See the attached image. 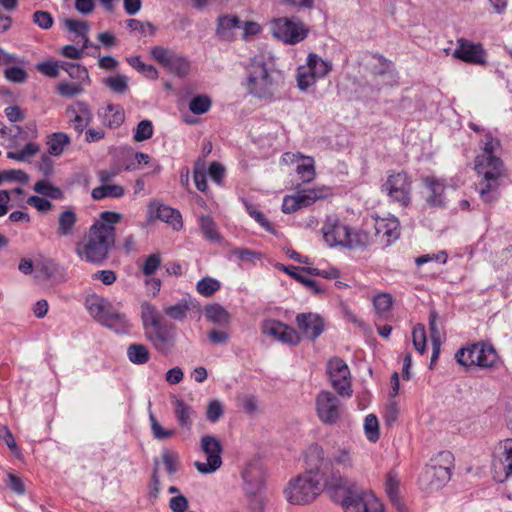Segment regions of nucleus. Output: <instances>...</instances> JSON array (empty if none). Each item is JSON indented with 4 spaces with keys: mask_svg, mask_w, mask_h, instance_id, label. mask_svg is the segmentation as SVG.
I'll return each instance as SVG.
<instances>
[{
    "mask_svg": "<svg viewBox=\"0 0 512 512\" xmlns=\"http://www.w3.org/2000/svg\"><path fill=\"white\" fill-rule=\"evenodd\" d=\"M328 490H345L348 488V479L339 470H330L327 474L316 465L304 473L291 479L284 494L287 501L293 505H305L314 501L321 493L322 488Z\"/></svg>",
    "mask_w": 512,
    "mask_h": 512,
    "instance_id": "obj_1",
    "label": "nucleus"
},
{
    "mask_svg": "<svg viewBox=\"0 0 512 512\" xmlns=\"http://www.w3.org/2000/svg\"><path fill=\"white\" fill-rule=\"evenodd\" d=\"M122 219V214L104 211L90 226L83 239L77 243L75 252L89 263L99 264L105 261L115 245V225Z\"/></svg>",
    "mask_w": 512,
    "mask_h": 512,
    "instance_id": "obj_2",
    "label": "nucleus"
},
{
    "mask_svg": "<svg viewBox=\"0 0 512 512\" xmlns=\"http://www.w3.org/2000/svg\"><path fill=\"white\" fill-rule=\"evenodd\" d=\"M245 74L242 86L247 94L264 102L275 99L282 80L272 57L264 54L254 56L246 66Z\"/></svg>",
    "mask_w": 512,
    "mask_h": 512,
    "instance_id": "obj_3",
    "label": "nucleus"
},
{
    "mask_svg": "<svg viewBox=\"0 0 512 512\" xmlns=\"http://www.w3.org/2000/svg\"><path fill=\"white\" fill-rule=\"evenodd\" d=\"M500 148L499 140L490 133H485L481 140V153L475 159V170L478 175L482 176V180L478 184V192L484 202L494 199L497 179L503 171L502 161L497 156Z\"/></svg>",
    "mask_w": 512,
    "mask_h": 512,
    "instance_id": "obj_4",
    "label": "nucleus"
},
{
    "mask_svg": "<svg viewBox=\"0 0 512 512\" xmlns=\"http://www.w3.org/2000/svg\"><path fill=\"white\" fill-rule=\"evenodd\" d=\"M325 243L333 247L355 249L370 243L369 235L361 230H355L343 223L336 216H328L321 228Z\"/></svg>",
    "mask_w": 512,
    "mask_h": 512,
    "instance_id": "obj_5",
    "label": "nucleus"
},
{
    "mask_svg": "<svg viewBox=\"0 0 512 512\" xmlns=\"http://www.w3.org/2000/svg\"><path fill=\"white\" fill-rule=\"evenodd\" d=\"M457 363L463 367L477 366L481 369L495 367L498 354L490 343L481 341L460 348L456 354Z\"/></svg>",
    "mask_w": 512,
    "mask_h": 512,
    "instance_id": "obj_6",
    "label": "nucleus"
},
{
    "mask_svg": "<svg viewBox=\"0 0 512 512\" xmlns=\"http://www.w3.org/2000/svg\"><path fill=\"white\" fill-rule=\"evenodd\" d=\"M412 181L405 172L390 171L386 181L381 185V191L389 201L406 207L411 202Z\"/></svg>",
    "mask_w": 512,
    "mask_h": 512,
    "instance_id": "obj_7",
    "label": "nucleus"
},
{
    "mask_svg": "<svg viewBox=\"0 0 512 512\" xmlns=\"http://www.w3.org/2000/svg\"><path fill=\"white\" fill-rule=\"evenodd\" d=\"M272 35L285 44L295 45L308 35V29L298 18L281 17L271 22Z\"/></svg>",
    "mask_w": 512,
    "mask_h": 512,
    "instance_id": "obj_8",
    "label": "nucleus"
},
{
    "mask_svg": "<svg viewBox=\"0 0 512 512\" xmlns=\"http://www.w3.org/2000/svg\"><path fill=\"white\" fill-rule=\"evenodd\" d=\"M453 460V455L449 451L440 452L432 459V464L425 469L421 477L422 481L428 482L431 488L441 487L451 478Z\"/></svg>",
    "mask_w": 512,
    "mask_h": 512,
    "instance_id": "obj_9",
    "label": "nucleus"
},
{
    "mask_svg": "<svg viewBox=\"0 0 512 512\" xmlns=\"http://www.w3.org/2000/svg\"><path fill=\"white\" fill-rule=\"evenodd\" d=\"M150 56L165 69L179 77L186 76L190 71L189 59L173 49L154 46L150 49Z\"/></svg>",
    "mask_w": 512,
    "mask_h": 512,
    "instance_id": "obj_10",
    "label": "nucleus"
},
{
    "mask_svg": "<svg viewBox=\"0 0 512 512\" xmlns=\"http://www.w3.org/2000/svg\"><path fill=\"white\" fill-rule=\"evenodd\" d=\"M346 490L342 500L344 512H385L382 502L372 491L352 492L349 483Z\"/></svg>",
    "mask_w": 512,
    "mask_h": 512,
    "instance_id": "obj_11",
    "label": "nucleus"
},
{
    "mask_svg": "<svg viewBox=\"0 0 512 512\" xmlns=\"http://www.w3.org/2000/svg\"><path fill=\"white\" fill-rule=\"evenodd\" d=\"M200 447L207 458L205 462L196 461L194 466L201 474H212L222 465V445L216 437L204 435L201 437Z\"/></svg>",
    "mask_w": 512,
    "mask_h": 512,
    "instance_id": "obj_12",
    "label": "nucleus"
},
{
    "mask_svg": "<svg viewBox=\"0 0 512 512\" xmlns=\"http://www.w3.org/2000/svg\"><path fill=\"white\" fill-rule=\"evenodd\" d=\"M244 489L254 512H263L265 505L264 479L262 474L250 467L243 471Z\"/></svg>",
    "mask_w": 512,
    "mask_h": 512,
    "instance_id": "obj_13",
    "label": "nucleus"
},
{
    "mask_svg": "<svg viewBox=\"0 0 512 512\" xmlns=\"http://www.w3.org/2000/svg\"><path fill=\"white\" fill-rule=\"evenodd\" d=\"M327 373L333 388L341 396L350 397L353 393L350 380V370L346 362L334 357L327 363Z\"/></svg>",
    "mask_w": 512,
    "mask_h": 512,
    "instance_id": "obj_14",
    "label": "nucleus"
},
{
    "mask_svg": "<svg viewBox=\"0 0 512 512\" xmlns=\"http://www.w3.org/2000/svg\"><path fill=\"white\" fill-rule=\"evenodd\" d=\"M342 404L337 396L329 391H321L316 397V413L321 422L336 424L342 414Z\"/></svg>",
    "mask_w": 512,
    "mask_h": 512,
    "instance_id": "obj_15",
    "label": "nucleus"
},
{
    "mask_svg": "<svg viewBox=\"0 0 512 512\" xmlns=\"http://www.w3.org/2000/svg\"><path fill=\"white\" fill-rule=\"evenodd\" d=\"M492 467L498 482H504L512 475V439L500 442L495 448Z\"/></svg>",
    "mask_w": 512,
    "mask_h": 512,
    "instance_id": "obj_16",
    "label": "nucleus"
},
{
    "mask_svg": "<svg viewBox=\"0 0 512 512\" xmlns=\"http://www.w3.org/2000/svg\"><path fill=\"white\" fill-rule=\"evenodd\" d=\"M263 334L288 345H297L300 340V334L292 327L276 320H266L262 324Z\"/></svg>",
    "mask_w": 512,
    "mask_h": 512,
    "instance_id": "obj_17",
    "label": "nucleus"
},
{
    "mask_svg": "<svg viewBox=\"0 0 512 512\" xmlns=\"http://www.w3.org/2000/svg\"><path fill=\"white\" fill-rule=\"evenodd\" d=\"M147 338L160 353L166 354L170 352L175 343L174 326L161 323L147 331Z\"/></svg>",
    "mask_w": 512,
    "mask_h": 512,
    "instance_id": "obj_18",
    "label": "nucleus"
},
{
    "mask_svg": "<svg viewBox=\"0 0 512 512\" xmlns=\"http://www.w3.org/2000/svg\"><path fill=\"white\" fill-rule=\"evenodd\" d=\"M453 57L464 62L483 65L486 63V53L481 44L472 43L466 39H459L453 51Z\"/></svg>",
    "mask_w": 512,
    "mask_h": 512,
    "instance_id": "obj_19",
    "label": "nucleus"
},
{
    "mask_svg": "<svg viewBox=\"0 0 512 512\" xmlns=\"http://www.w3.org/2000/svg\"><path fill=\"white\" fill-rule=\"evenodd\" d=\"M66 114L69 118L70 126L78 134H82L93 119V113L89 105L83 101H76L71 104L67 108Z\"/></svg>",
    "mask_w": 512,
    "mask_h": 512,
    "instance_id": "obj_20",
    "label": "nucleus"
},
{
    "mask_svg": "<svg viewBox=\"0 0 512 512\" xmlns=\"http://www.w3.org/2000/svg\"><path fill=\"white\" fill-rule=\"evenodd\" d=\"M148 215L151 219H159L170 226L174 230H180L183 226L182 216L180 212L170 206L151 201L148 205Z\"/></svg>",
    "mask_w": 512,
    "mask_h": 512,
    "instance_id": "obj_21",
    "label": "nucleus"
},
{
    "mask_svg": "<svg viewBox=\"0 0 512 512\" xmlns=\"http://www.w3.org/2000/svg\"><path fill=\"white\" fill-rule=\"evenodd\" d=\"M376 241L390 245L399 238V221L395 217L377 218L374 223Z\"/></svg>",
    "mask_w": 512,
    "mask_h": 512,
    "instance_id": "obj_22",
    "label": "nucleus"
},
{
    "mask_svg": "<svg viewBox=\"0 0 512 512\" xmlns=\"http://www.w3.org/2000/svg\"><path fill=\"white\" fill-rule=\"evenodd\" d=\"M426 189V203L432 207H444L446 204L445 181L435 176H427L423 179Z\"/></svg>",
    "mask_w": 512,
    "mask_h": 512,
    "instance_id": "obj_23",
    "label": "nucleus"
},
{
    "mask_svg": "<svg viewBox=\"0 0 512 512\" xmlns=\"http://www.w3.org/2000/svg\"><path fill=\"white\" fill-rule=\"evenodd\" d=\"M296 323L304 337L314 340L323 332L324 322L314 313H301L296 316Z\"/></svg>",
    "mask_w": 512,
    "mask_h": 512,
    "instance_id": "obj_24",
    "label": "nucleus"
},
{
    "mask_svg": "<svg viewBox=\"0 0 512 512\" xmlns=\"http://www.w3.org/2000/svg\"><path fill=\"white\" fill-rule=\"evenodd\" d=\"M116 306L117 304L96 294L88 296L85 301L87 311L100 324Z\"/></svg>",
    "mask_w": 512,
    "mask_h": 512,
    "instance_id": "obj_25",
    "label": "nucleus"
},
{
    "mask_svg": "<svg viewBox=\"0 0 512 512\" xmlns=\"http://www.w3.org/2000/svg\"><path fill=\"white\" fill-rule=\"evenodd\" d=\"M329 461L332 467H340L343 471H351L355 468V453L350 445L334 447L330 454ZM331 470H335L331 468Z\"/></svg>",
    "mask_w": 512,
    "mask_h": 512,
    "instance_id": "obj_26",
    "label": "nucleus"
},
{
    "mask_svg": "<svg viewBox=\"0 0 512 512\" xmlns=\"http://www.w3.org/2000/svg\"><path fill=\"white\" fill-rule=\"evenodd\" d=\"M64 27L74 36L70 38L76 44H82V48L90 46L88 38L89 25L86 21L67 18L63 21Z\"/></svg>",
    "mask_w": 512,
    "mask_h": 512,
    "instance_id": "obj_27",
    "label": "nucleus"
},
{
    "mask_svg": "<svg viewBox=\"0 0 512 512\" xmlns=\"http://www.w3.org/2000/svg\"><path fill=\"white\" fill-rule=\"evenodd\" d=\"M101 325L119 334L127 333L131 328L126 314L120 311V303H117V306L103 320Z\"/></svg>",
    "mask_w": 512,
    "mask_h": 512,
    "instance_id": "obj_28",
    "label": "nucleus"
},
{
    "mask_svg": "<svg viewBox=\"0 0 512 512\" xmlns=\"http://www.w3.org/2000/svg\"><path fill=\"white\" fill-rule=\"evenodd\" d=\"M241 28V21L235 15H226L218 18L217 36L222 41H231L235 37L237 30Z\"/></svg>",
    "mask_w": 512,
    "mask_h": 512,
    "instance_id": "obj_29",
    "label": "nucleus"
},
{
    "mask_svg": "<svg viewBox=\"0 0 512 512\" xmlns=\"http://www.w3.org/2000/svg\"><path fill=\"white\" fill-rule=\"evenodd\" d=\"M103 124L110 129L120 127L125 121V112L119 104H108L100 113Z\"/></svg>",
    "mask_w": 512,
    "mask_h": 512,
    "instance_id": "obj_30",
    "label": "nucleus"
},
{
    "mask_svg": "<svg viewBox=\"0 0 512 512\" xmlns=\"http://www.w3.org/2000/svg\"><path fill=\"white\" fill-rule=\"evenodd\" d=\"M77 223V215L71 208L63 210L58 216L57 234L61 237L73 235Z\"/></svg>",
    "mask_w": 512,
    "mask_h": 512,
    "instance_id": "obj_31",
    "label": "nucleus"
},
{
    "mask_svg": "<svg viewBox=\"0 0 512 512\" xmlns=\"http://www.w3.org/2000/svg\"><path fill=\"white\" fill-rule=\"evenodd\" d=\"M174 413L178 424L182 428L190 430L193 423V408L186 404L182 399H176L174 401Z\"/></svg>",
    "mask_w": 512,
    "mask_h": 512,
    "instance_id": "obj_32",
    "label": "nucleus"
},
{
    "mask_svg": "<svg viewBox=\"0 0 512 512\" xmlns=\"http://www.w3.org/2000/svg\"><path fill=\"white\" fill-rule=\"evenodd\" d=\"M369 65L371 74L375 79L378 76H388L390 79L393 78L394 64L383 56L378 54L372 55Z\"/></svg>",
    "mask_w": 512,
    "mask_h": 512,
    "instance_id": "obj_33",
    "label": "nucleus"
},
{
    "mask_svg": "<svg viewBox=\"0 0 512 512\" xmlns=\"http://www.w3.org/2000/svg\"><path fill=\"white\" fill-rule=\"evenodd\" d=\"M306 64L317 79L326 77L332 70V63L328 60L322 59L315 53H310L308 55Z\"/></svg>",
    "mask_w": 512,
    "mask_h": 512,
    "instance_id": "obj_34",
    "label": "nucleus"
},
{
    "mask_svg": "<svg viewBox=\"0 0 512 512\" xmlns=\"http://www.w3.org/2000/svg\"><path fill=\"white\" fill-rule=\"evenodd\" d=\"M205 317L212 323L228 325L231 320L229 312L220 304H209L204 309Z\"/></svg>",
    "mask_w": 512,
    "mask_h": 512,
    "instance_id": "obj_35",
    "label": "nucleus"
},
{
    "mask_svg": "<svg viewBox=\"0 0 512 512\" xmlns=\"http://www.w3.org/2000/svg\"><path fill=\"white\" fill-rule=\"evenodd\" d=\"M125 194L123 186L118 184H103L99 187H95L91 196L94 200H102L104 198H121Z\"/></svg>",
    "mask_w": 512,
    "mask_h": 512,
    "instance_id": "obj_36",
    "label": "nucleus"
},
{
    "mask_svg": "<svg viewBox=\"0 0 512 512\" xmlns=\"http://www.w3.org/2000/svg\"><path fill=\"white\" fill-rule=\"evenodd\" d=\"M141 319L145 331L161 324V315L154 305L145 302L141 305Z\"/></svg>",
    "mask_w": 512,
    "mask_h": 512,
    "instance_id": "obj_37",
    "label": "nucleus"
},
{
    "mask_svg": "<svg viewBox=\"0 0 512 512\" xmlns=\"http://www.w3.org/2000/svg\"><path fill=\"white\" fill-rule=\"evenodd\" d=\"M70 143V137L63 132H56L49 136L47 145L50 155L59 156Z\"/></svg>",
    "mask_w": 512,
    "mask_h": 512,
    "instance_id": "obj_38",
    "label": "nucleus"
},
{
    "mask_svg": "<svg viewBox=\"0 0 512 512\" xmlns=\"http://www.w3.org/2000/svg\"><path fill=\"white\" fill-rule=\"evenodd\" d=\"M127 357L135 365H143L150 359V352L143 344L133 343L127 347Z\"/></svg>",
    "mask_w": 512,
    "mask_h": 512,
    "instance_id": "obj_39",
    "label": "nucleus"
},
{
    "mask_svg": "<svg viewBox=\"0 0 512 512\" xmlns=\"http://www.w3.org/2000/svg\"><path fill=\"white\" fill-rule=\"evenodd\" d=\"M126 25L131 33H135L142 37H152L157 31V28L151 22H142L135 18L126 20Z\"/></svg>",
    "mask_w": 512,
    "mask_h": 512,
    "instance_id": "obj_40",
    "label": "nucleus"
},
{
    "mask_svg": "<svg viewBox=\"0 0 512 512\" xmlns=\"http://www.w3.org/2000/svg\"><path fill=\"white\" fill-rule=\"evenodd\" d=\"M296 81L298 89L305 92L316 83L317 78L306 64L297 68Z\"/></svg>",
    "mask_w": 512,
    "mask_h": 512,
    "instance_id": "obj_41",
    "label": "nucleus"
},
{
    "mask_svg": "<svg viewBox=\"0 0 512 512\" xmlns=\"http://www.w3.org/2000/svg\"><path fill=\"white\" fill-rule=\"evenodd\" d=\"M385 491L390 498L391 502L397 507L400 512H403L402 505L399 498V481L395 474L389 473L385 480Z\"/></svg>",
    "mask_w": 512,
    "mask_h": 512,
    "instance_id": "obj_42",
    "label": "nucleus"
},
{
    "mask_svg": "<svg viewBox=\"0 0 512 512\" xmlns=\"http://www.w3.org/2000/svg\"><path fill=\"white\" fill-rule=\"evenodd\" d=\"M296 172L303 182H311L315 178L313 158L301 156V162L297 164Z\"/></svg>",
    "mask_w": 512,
    "mask_h": 512,
    "instance_id": "obj_43",
    "label": "nucleus"
},
{
    "mask_svg": "<svg viewBox=\"0 0 512 512\" xmlns=\"http://www.w3.org/2000/svg\"><path fill=\"white\" fill-rule=\"evenodd\" d=\"M220 288V281L209 276L203 277L196 284L197 292L204 297L213 296Z\"/></svg>",
    "mask_w": 512,
    "mask_h": 512,
    "instance_id": "obj_44",
    "label": "nucleus"
},
{
    "mask_svg": "<svg viewBox=\"0 0 512 512\" xmlns=\"http://www.w3.org/2000/svg\"><path fill=\"white\" fill-rule=\"evenodd\" d=\"M198 223L203 234L208 240L214 242L220 241V234L218 232L217 225L212 219V217L208 215H203L199 217Z\"/></svg>",
    "mask_w": 512,
    "mask_h": 512,
    "instance_id": "obj_45",
    "label": "nucleus"
},
{
    "mask_svg": "<svg viewBox=\"0 0 512 512\" xmlns=\"http://www.w3.org/2000/svg\"><path fill=\"white\" fill-rule=\"evenodd\" d=\"M29 181V175L20 169H10L0 171V185L4 183L26 184Z\"/></svg>",
    "mask_w": 512,
    "mask_h": 512,
    "instance_id": "obj_46",
    "label": "nucleus"
},
{
    "mask_svg": "<svg viewBox=\"0 0 512 512\" xmlns=\"http://www.w3.org/2000/svg\"><path fill=\"white\" fill-rule=\"evenodd\" d=\"M247 213L267 232L274 233V227L265 215L257 208L256 205L249 203L248 201L243 202Z\"/></svg>",
    "mask_w": 512,
    "mask_h": 512,
    "instance_id": "obj_47",
    "label": "nucleus"
},
{
    "mask_svg": "<svg viewBox=\"0 0 512 512\" xmlns=\"http://www.w3.org/2000/svg\"><path fill=\"white\" fill-rule=\"evenodd\" d=\"M62 70L66 71L71 78L76 79L78 83L89 82L88 71L80 64L63 61Z\"/></svg>",
    "mask_w": 512,
    "mask_h": 512,
    "instance_id": "obj_48",
    "label": "nucleus"
},
{
    "mask_svg": "<svg viewBox=\"0 0 512 512\" xmlns=\"http://www.w3.org/2000/svg\"><path fill=\"white\" fill-rule=\"evenodd\" d=\"M39 150V147L36 143L29 142L22 149L17 151H8L7 158L16 160L19 162L28 161L31 156L36 154Z\"/></svg>",
    "mask_w": 512,
    "mask_h": 512,
    "instance_id": "obj_49",
    "label": "nucleus"
},
{
    "mask_svg": "<svg viewBox=\"0 0 512 512\" xmlns=\"http://www.w3.org/2000/svg\"><path fill=\"white\" fill-rule=\"evenodd\" d=\"M33 189L36 193L52 199H60L63 195L61 189L53 186L47 180H40L36 182Z\"/></svg>",
    "mask_w": 512,
    "mask_h": 512,
    "instance_id": "obj_50",
    "label": "nucleus"
},
{
    "mask_svg": "<svg viewBox=\"0 0 512 512\" xmlns=\"http://www.w3.org/2000/svg\"><path fill=\"white\" fill-rule=\"evenodd\" d=\"M364 433L368 441L375 443L379 439V422L374 414H368L364 419Z\"/></svg>",
    "mask_w": 512,
    "mask_h": 512,
    "instance_id": "obj_51",
    "label": "nucleus"
},
{
    "mask_svg": "<svg viewBox=\"0 0 512 512\" xmlns=\"http://www.w3.org/2000/svg\"><path fill=\"white\" fill-rule=\"evenodd\" d=\"M301 207H308L325 196L323 189L299 190L296 192Z\"/></svg>",
    "mask_w": 512,
    "mask_h": 512,
    "instance_id": "obj_52",
    "label": "nucleus"
},
{
    "mask_svg": "<svg viewBox=\"0 0 512 512\" xmlns=\"http://www.w3.org/2000/svg\"><path fill=\"white\" fill-rule=\"evenodd\" d=\"M154 128L150 120L140 121L133 131V140L135 142H143L153 136Z\"/></svg>",
    "mask_w": 512,
    "mask_h": 512,
    "instance_id": "obj_53",
    "label": "nucleus"
},
{
    "mask_svg": "<svg viewBox=\"0 0 512 512\" xmlns=\"http://www.w3.org/2000/svg\"><path fill=\"white\" fill-rule=\"evenodd\" d=\"M211 108V99L207 95H197L190 100L189 109L193 114L201 115Z\"/></svg>",
    "mask_w": 512,
    "mask_h": 512,
    "instance_id": "obj_54",
    "label": "nucleus"
},
{
    "mask_svg": "<svg viewBox=\"0 0 512 512\" xmlns=\"http://www.w3.org/2000/svg\"><path fill=\"white\" fill-rule=\"evenodd\" d=\"M104 84L113 92L122 94L128 89V78L124 75L117 74L105 78Z\"/></svg>",
    "mask_w": 512,
    "mask_h": 512,
    "instance_id": "obj_55",
    "label": "nucleus"
},
{
    "mask_svg": "<svg viewBox=\"0 0 512 512\" xmlns=\"http://www.w3.org/2000/svg\"><path fill=\"white\" fill-rule=\"evenodd\" d=\"M35 269L37 277L47 280L55 276L57 266L52 260L43 259L36 263Z\"/></svg>",
    "mask_w": 512,
    "mask_h": 512,
    "instance_id": "obj_56",
    "label": "nucleus"
},
{
    "mask_svg": "<svg viewBox=\"0 0 512 512\" xmlns=\"http://www.w3.org/2000/svg\"><path fill=\"white\" fill-rule=\"evenodd\" d=\"M63 62L61 61H44L36 64V69L47 77H57L59 71L62 70Z\"/></svg>",
    "mask_w": 512,
    "mask_h": 512,
    "instance_id": "obj_57",
    "label": "nucleus"
},
{
    "mask_svg": "<svg viewBox=\"0 0 512 512\" xmlns=\"http://www.w3.org/2000/svg\"><path fill=\"white\" fill-rule=\"evenodd\" d=\"M412 341L415 349L423 354L426 350V332L422 324H417L412 330Z\"/></svg>",
    "mask_w": 512,
    "mask_h": 512,
    "instance_id": "obj_58",
    "label": "nucleus"
},
{
    "mask_svg": "<svg viewBox=\"0 0 512 512\" xmlns=\"http://www.w3.org/2000/svg\"><path fill=\"white\" fill-rule=\"evenodd\" d=\"M224 414V406L218 399H213L208 403L206 418L211 423H216Z\"/></svg>",
    "mask_w": 512,
    "mask_h": 512,
    "instance_id": "obj_59",
    "label": "nucleus"
},
{
    "mask_svg": "<svg viewBox=\"0 0 512 512\" xmlns=\"http://www.w3.org/2000/svg\"><path fill=\"white\" fill-rule=\"evenodd\" d=\"M189 306L186 302H179L164 308V313L174 320H183L187 316Z\"/></svg>",
    "mask_w": 512,
    "mask_h": 512,
    "instance_id": "obj_60",
    "label": "nucleus"
},
{
    "mask_svg": "<svg viewBox=\"0 0 512 512\" xmlns=\"http://www.w3.org/2000/svg\"><path fill=\"white\" fill-rule=\"evenodd\" d=\"M149 419L151 422V431L154 438L158 440H164L174 435V430L163 428L152 412H150Z\"/></svg>",
    "mask_w": 512,
    "mask_h": 512,
    "instance_id": "obj_61",
    "label": "nucleus"
},
{
    "mask_svg": "<svg viewBox=\"0 0 512 512\" xmlns=\"http://www.w3.org/2000/svg\"><path fill=\"white\" fill-rule=\"evenodd\" d=\"M373 305L379 315H384L392 307V297L390 294L380 293L373 298Z\"/></svg>",
    "mask_w": 512,
    "mask_h": 512,
    "instance_id": "obj_62",
    "label": "nucleus"
},
{
    "mask_svg": "<svg viewBox=\"0 0 512 512\" xmlns=\"http://www.w3.org/2000/svg\"><path fill=\"white\" fill-rule=\"evenodd\" d=\"M231 255L241 262L253 263L261 258V254L247 248H234Z\"/></svg>",
    "mask_w": 512,
    "mask_h": 512,
    "instance_id": "obj_63",
    "label": "nucleus"
},
{
    "mask_svg": "<svg viewBox=\"0 0 512 512\" xmlns=\"http://www.w3.org/2000/svg\"><path fill=\"white\" fill-rule=\"evenodd\" d=\"M5 78L13 83H24L27 78V72L20 67H9L4 70Z\"/></svg>",
    "mask_w": 512,
    "mask_h": 512,
    "instance_id": "obj_64",
    "label": "nucleus"
}]
</instances>
